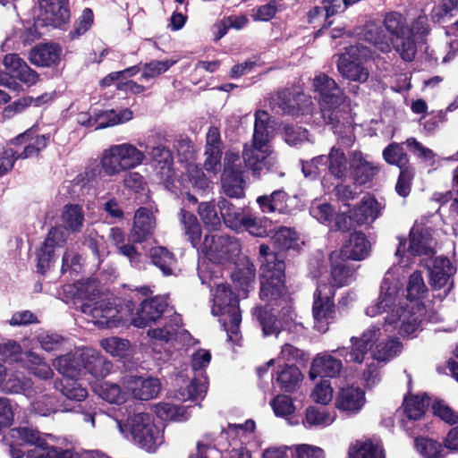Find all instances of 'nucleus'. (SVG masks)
Masks as SVG:
<instances>
[{
	"instance_id": "f257e3e1",
	"label": "nucleus",
	"mask_w": 458,
	"mask_h": 458,
	"mask_svg": "<svg viewBox=\"0 0 458 458\" xmlns=\"http://www.w3.org/2000/svg\"><path fill=\"white\" fill-rule=\"evenodd\" d=\"M397 268H390L384 276L378 297L365 310V314L375 318L383 313L386 329L399 327L402 336H414L425 319V306L419 301L427 291L420 272H413L407 286V298L399 296L398 283L394 278Z\"/></svg>"
},
{
	"instance_id": "f03ea898",
	"label": "nucleus",
	"mask_w": 458,
	"mask_h": 458,
	"mask_svg": "<svg viewBox=\"0 0 458 458\" xmlns=\"http://www.w3.org/2000/svg\"><path fill=\"white\" fill-rule=\"evenodd\" d=\"M382 26L390 42L400 57L406 62L414 59L417 44L424 39L430 31L428 16L421 13L411 23L398 11L386 12L382 16Z\"/></svg>"
},
{
	"instance_id": "7ed1b4c3",
	"label": "nucleus",
	"mask_w": 458,
	"mask_h": 458,
	"mask_svg": "<svg viewBox=\"0 0 458 458\" xmlns=\"http://www.w3.org/2000/svg\"><path fill=\"white\" fill-rule=\"evenodd\" d=\"M396 328L389 327L386 329L384 322L382 327L371 325L366 328L359 336H352L350 338L351 345L349 347H342L339 350L340 354L346 362H353L360 364L365 360L368 352L371 351L373 359L377 361L386 362L394 359L402 352V343L396 337L385 339L384 336L387 332Z\"/></svg>"
},
{
	"instance_id": "20e7f679",
	"label": "nucleus",
	"mask_w": 458,
	"mask_h": 458,
	"mask_svg": "<svg viewBox=\"0 0 458 458\" xmlns=\"http://www.w3.org/2000/svg\"><path fill=\"white\" fill-rule=\"evenodd\" d=\"M102 421L110 428H116L141 449L154 453L163 444L162 431L156 426L153 417L146 412L130 414L125 423L107 414H99Z\"/></svg>"
},
{
	"instance_id": "39448f33",
	"label": "nucleus",
	"mask_w": 458,
	"mask_h": 458,
	"mask_svg": "<svg viewBox=\"0 0 458 458\" xmlns=\"http://www.w3.org/2000/svg\"><path fill=\"white\" fill-rule=\"evenodd\" d=\"M259 254L264 258L260 267V298L266 301H276L285 293L284 287V262L279 259L278 254L269 252L266 244L259 246Z\"/></svg>"
},
{
	"instance_id": "423d86ee",
	"label": "nucleus",
	"mask_w": 458,
	"mask_h": 458,
	"mask_svg": "<svg viewBox=\"0 0 458 458\" xmlns=\"http://www.w3.org/2000/svg\"><path fill=\"white\" fill-rule=\"evenodd\" d=\"M318 95L322 118L326 123L335 127L342 116L341 107L345 103V95L337 83L325 73L316 75L312 81Z\"/></svg>"
},
{
	"instance_id": "0eeeda50",
	"label": "nucleus",
	"mask_w": 458,
	"mask_h": 458,
	"mask_svg": "<svg viewBox=\"0 0 458 458\" xmlns=\"http://www.w3.org/2000/svg\"><path fill=\"white\" fill-rule=\"evenodd\" d=\"M146 154L130 142L114 144L106 148L100 157L103 173L114 176L143 164Z\"/></svg>"
},
{
	"instance_id": "6e6552de",
	"label": "nucleus",
	"mask_w": 458,
	"mask_h": 458,
	"mask_svg": "<svg viewBox=\"0 0 458 458\" xmlns=\"http://www.w3.org/2000/svg\"><path fill=\"white\" fill-rule=\"evenodd\" d=\"M214 304L211 312L214 316H220L222 323L230 341H236L239 332L242 315L238 300L233 296L226 284H218L213 299Z\"/></svg>"
},
{
	"instance_id": "1a4fd4ad",
	"label": "nucleus",
	"mask_w": 458,
	"mask_h": 458,
	"mask_svg": "<svg viewBox=\"0 0 458 458\" xmlns=\"http://www.w3.org/2000/svg\"><path fill=\"white\" fill-rule=\"evenodd\" d=\"M371 57V51L361 44L350 46L339 56L337 69L341 75L352 81L364 83L369 76L364 62Z\"/></svg>"
},
{
	"instance_id": "9d476101",
	"label": "nucleus",
	"mask_w": 458,
	"mask_h": 458,
	"mask_svg": "<svg viewBox=\"0 0 458 458\" xmlns=\"http://www.w3.org/2000/svg\"><path fill=\"white\" fill-rule=\"evenodd\" d=\"M210 360L211 354L208 350L199 349L192 353L191 368L195 375L187 387L181 388L176 394L175 397L179 401L202 399L205 396L208 382L203 370L208 367Z\"/></svg>"
},
{
	"instance_id": "9b49d317",
	"label": "nucleus",
	"mask_w": 458,
	"mask_h": 458,
	"mask_svg": "<svg viewBox=\"0 0 458 458\" xmlns=\"http://www.w3.org/2000/svg\"><path fill=\"white\" fill-rule=\"evenodd\" d=\"M211 262L225 265L233 262L241 252L240 242L227 235H206L199 249Z\"/></svg>"
},
{
	"instance_id": "f8f14e48",
	"label": "nucleus",
	"mask_w": 458,
	"mask_h": 458,
	"mask_svg": "<svg viewBox=\"0 0 458 458\" xmlns=\"http://www.w3.org/2000/svg\"><path fill=\"white\" fill-rule=\"evenodd\" d=\"M47 141L48 138L45 135L32 136L30 131L20 134L13 140V143H25L24 149L18 155L12 148L3 150L0 157V176H3L13 168L16 159H25L38 156L39 151L47 147Z\"/></svg>"
},
{
	"instance_id": "ddd939ff",
	"label": "nucleus",
	"mask_w": 458,
	"mask_h": 458,
	"mask_svg": "<svg viewBox=\"0 0 458 458\" xmlns=\"http://www.w3.org/2000/svg\"><path fill=\"white\" fill-rule=\"evenodd\" d=\"M243 173L239 154L227 151L224 158V171L221 176L222 188L225 195L237 199L244 196Z\"/></svg>"
},
{
	"instance_id": "4468645a",
	"label": "nucleus",
	"mask_w": 458,
	"mask_h": 458,
	"mask_svg": "<svg viewBox=\"0 0 458 458\" xmlns=\"http://www.w3.org/2000/svg\"><path fill=\"white\" fill-rule=\"evenodd\" d=\"M242 158L246 167L252 175L259 178L277 164L276 157L271 146H261L254 143L245 144Z\"/></svg>"
},
{
	"instance_id": "2eb2a0df",
	"label": "nucleus",
	"mask_w": 458,
	"mask_h": 458,
	"mask_svg": "<svg viewBox=\"0 0 458 458\" xmlns=\"http://www.w3.org/2000/svg\"><path fill=\"white\" fill-rule=\"evenodd\" d=\"M333 286L319 284L314 293L312 314L315 320L314 327L321 333L328 329L330 319L335 316Z\"/></svg>"
},
{
	"instance_id": "dca6fc26",
	"label": "nucleus",
	"mask_w": 458,
	"mask_h": 458,
	"mask_svg": "<svg viewBox=\"0 0 458 458\" xmlns=\"http://www.w3.org/2000/svg\"><path fill=\"white\" fill-rule=\"evenodd\" d=\"M67 4L68 0H41L36 25L38 27H60L70 18Z\"/></svg>"
},
{
	"instance_id": "f3484780",
	"label": "nucleus",
	"mask_w": 458,
	"mask_h": 458,
	"mask_svg": "<svg viewBox=\"0 0 458 458\" xmlns=\"http://www.w3.org/2000/svg\"><path fill=\"white\" fill-rule=\"evenodd\" d=\"M81 311L89 316L90 321L100 327H117L121 324L119 311L114 305L106 301H98L92 306L90 303H84Z\"/></svg>"
},
{
	"instance_id": "a211bd4d",
	"label": "nucleus",
	"mask_w": 458,
	"mask_h": 458,
	"mask_svg": "<svg viewBox=\"0 0 458 458\" xmlns=\"http://www.w3.org/2000/svg\"><path fill=\"white\" fill-rule=\"evenodd\" d=\"M123 385L127 393L135 399L148 401L157 396L161 389L160 381L152 377L128 375L123 377Z\"/></svg>"
},
{
	"instance_id": "6ab92c4d",
	"label": "nucleus",
	"mask_w": 458,
	"mask_h": 458,
	"mask_svg": "<svg viewBox=\"0 0 458 458\" xmlns=\"http://www.w3.org/2000/svg\"><path fill=\"white\" fill-rule=\"evenodd\" d=\"M132 117L133 113L128 108L121 110L119 113L114 110H107L98 114L96 118L91 117L88 113L81 112L77 115V122L85 127H92L97 124L96 130H99L126 123Z\"/></svg>"
},
{
	"instance_id": "aec40b11",
	"label": "nucleus",
	"mask_w": 458,
	"mask_h": 458,
	"mask_svg": "<svg viewBox=\"0 0 458 458\" xmlns=\"http://www.w3.org/2000/svg\"><path fill=\"white\" fill-rule=\"evenodd\" d=\"M455 273V267L451 261L445 257H437L433 261L429 269V284L435 290L445 289L446 295L452 289L454 282L452 276Z\"/></svg>"
},
{
	"instance_id": "412c9836",
	"label": "nucleus",
	"mask_w": 458,
	"mask_h": 458,
	"mask_svg": "<svg viewBox=\"0 0 458 458\" xmlns=\"http://www.w3.org/2000/svg\"><path fill=\"white\" fill-rule=\"evenodd\" d=\"M329 352H324L318 353L312 360L310 370V377L312 380H315L318 377H336L340 375L343 369V363L341 360L336 359L332 355L334 352H338L340 356V350Z\"/></svg>"
},
{
	"instance_id": "4be33fe9",
	"label": "nucleus",
	"mask_w": 458,
	"mask_h": 458,
	"mask_svg": "<svg viewBox=\"0 0 458 458\" xmlns=\"http://www.w3.org/2000/svg\"><path fill=\"white\" fill-rule=\"evenodd\" d=\"M167 303L161 296L146 299L140 302V308L131 318V323L137 327H145L149 323L159 318L165 311Z\"/></svg>"
},
{
	"instance_id": "5701e85b",
	"label": "nucleus",
	"mask_w": 458,
	"mask_h": 458,
	"mask_svg": "<svg viewBox=\"0 0 458 458\" xmlns=\"http://www.w3.org/2000/svg\"><path fill=\"white\" fill-rule=\"evenodd\" d=\"M365 403V392L355 386L341 388L335 401V407L349 415L360 412Z\"/></svg>"
},
{
	"instance_id": "b1692460",
	"label": "nucleus",
	"mask_w": 458,
	"mask_h": 458,
	"mask_svg": "<svg viewBox=\"0 0 458 458\" xmlns=\"http://www.w3.org/2000/svg\"><path fill=\"white\" fill-rule=\"evenodd\" d=\"M311 104L310 98L303 93L293 94L288 90L279 92L276 98H272L271 105L273 108H278L284 114L296 115L300 112H304Z\"/></svg>"
},
{
	"instance_id": "393cba45",
	"label": "nucleus",
	"mask_w": 458,
	"mask_h": 458,
	"mask_svg": "<svg viewBox=\"0 0 458 458\" xmlns=\"http://www.w3.org/2000/svg\"><path fill=\"white\" fill-rule=\"evenodd\" d=\"M381 213L377 200L367 195L353 208L349 210V219L358 225L373 223Z\"/></svg>"
},
{
	"instance_id": "a878e982",
	"label": "nucleus",
	"mask_w": 458,
	"mask_h": 458,
	"mask_svg": "<svg viewBox=\"0 0 458 458\" xmlns=\"http://www.w3.org/2000/svg\"><path fill=\"white\" fill-rule=\"evenodd\" d=\"M350 168L355 184L362 185L370 182L379 172V167L368 161L361 152L353 151L350 155Z\"/></svg>"
},
{
	"instance_id": "bb28decb",
	"label": "nucleus",
	"mask_w": 458,
	"mask_h": 458,
	"mask_svg": "<svg viewBox=\"0 0 458 458\" xmlns=\"http://www.w3.org/2000/svg\"><path fill=\"white\" fill-rule=\"evenodd\" d=\"M4 65L12 78L18 79L29 86L34 85L38 81V74L16 54L6 55L4 58Z\"/></svg>"
},
{
	"instance_id": "cd10ccee",
	"label": "nucleus",
	"mask_w": 458,
	"mask_h": 458,
	"mask_svg": "<svg viewBox=\"0 0 458 458\" xmlns=\"http://www.w3.org/2000/svg\"><path fill=\"white\" fill-rule=\"evenodd\" d=\"M81 369L95 377H106L111 370L112 364L97 350L81 348Z\"/></svg>"
},
{
	"instance_id": "c85d7f7f",
	"label": "nucleus",
	"mask_w": 458,
	"mask_h": 458,
	"mask_svg": "<svg viewBox=\"0 0 458 458\" xmlns=\"http://www.w3.org/2000/svg\"><path fill=\"white\" fill-rule=\"evenodd\" d=\"M156 227V219L151 212L145 208H140L134 216L133 226L130 239L134 243H140L152 235Z\"/></svg>"
},
{
	"instance_id": "c756f323",
	"label": "nucleus",
	"mask_w": 458,
	"mask_h": 458,
	"mask_svg": "<svg viewBox=\"0 0 458 458\" xmlns=\"http://www.w3.org/2000/svg\"><path fill=\"white\" fill-rule=\"evenodd\" d=\"M435 241L432 231L421 225H415L410 232L409 251L412 255H428L433 252Z\"/></svg>"
},
{
	"instance_id": "7c9ffc66",
	"label": "nucleus",
	"mask_w": 458,
	"mask_h": 458,
	"mask_svg": "<svg viewBox=\"0 0 458 458\" xmlns=\"http://www.w3.org/2000/svg\"><path fill=\"white\" fill-rule=\"evenodd\" d=\"M360 39L372 45L377 51L388 54L392 51L390 42L381 25L375 21L366 22L359 32Z\"/></svg>"
},
{
	"instance_id": "2f4dec72",
	"label": "nucleus",
	"mask_w": 458,
	"mask_h": 458,
	"mask_svg": "<svg viewBox=\"0 0 458 458\" xmlns=\"http://www.w3.org/2000/svg\"><path fill=\"white\" fill-rule=\"evenodd\" d=\"M370 249L371 244L365 234L361 232H354L344 243L341 253L345 259L362 260L369 256Z\"/></svg>"
},
{
	"instance_id": "473e14b6",
	"label": "nucleus",
	"mask_w": 458,
	"mask_h": 458,
	"mask_svg": "<svg viewBox=\"0 0 458 458\" xmlns=\"http://www.w3.org/2000/svg\"><path fill=\"white\" fill-rule=\"evenodd\" d=\"M62 48L57 44H41L31 49L30 61L37 66H51L60 61Z\"/></svg>"
},
{
	"instance_id": "72a5a7b5",
	"label": "nucleus",
	"mask_w": 458,
	"mask_h": 458,
	"mask_svg": "<svg viewBox=\"0 0 458 458\" xmlns=\"http://www.w3.org/2000/svg\"><path fill=\"white\" fill-rule=\"evenodd\" d=\"M81 349L76 350L73 353L60 356L53 362V366L65 378H73L82 373Z\"/></svg>"
},
{
	"instance_id": "f704fd0d",
	"label": "nucleus",
	"mask_w": 458,
	"mask_h": 458,
	"mask_svg": "<svg viewBox=\"0 0 458 458\" xmlns=\"http://www.w3.org/2000/svg\"><path fill=\"white\" fill-rule=\"evenodd\" d=\"M272 125L269 114L264 110L255 113L254 133L250 143L261 146H270L272 139Z\"/></svg>"
},
{
	"instance_id": "c9c22d12",
	"label": "nucleus",
	"mask_w": 458,
	"mask_h": 458,
	"mask_svg": "<svg viewBox=\"0 0 458 458\" xmlns=\"http://www.w3.org/2000/svg\"><path fill=\"white\" fill-rule=\"evenodd\" d=\"M350 458H385L382 444L377 439L356 441L349 448Z\"/></svg>"
},
{
	"instance_id": "e433bc0d",
	"label": "nucleus",
	"mask_w": 458,
	"mask_h": 458,
	"mask_svg": "<svg viewBox=\"0 0 458 458\" xmlns=\"http://www.w3.org/2000/svg\"><path fill=\"white\" fill-rule=\"evenodd\" d=\"M2 392L32 396L36 391L32 387L30 379L24 377L20 372H13L7 373V377L4 379Z\"/></svg>"
},
{
	"instance_id": "4c0bfd02",
	"label": "nucleus",
	"mask_w": 458,
	"mask_h": 458,
	"mask_svg": "<svg viewBox=\"0 0 458 458\" xmlns=\"http://www.w3.org/2000/svg\"><path fill=\"white\" fill-rule=\"evenodd\" d=\"M148 256L154 266L158 267L164 276L174 274L176 259L174 255L166 248L157 246L149 250Z\"/></svg>"
},
{
	"instance_id": "58836bf2",
	"label": "nucleus",
	"mask_w": 458,
	"mask_h": 458,
	"mask_svg": "<svg viewBox=\"0 0 458 458\" xmlns=\"http://www.w3.org/2000/svg\"><path fill=\"white\" fill-rule=\"evenodd\" d=\"M156 167L160 170L162 178L172 177L173 156L169 148L162 144L153 146L148 152Z\"/></svg>"
},
{
	"instance_id": "ea45409f",
	"label": "nucleus",
	"mask_w": 458,
	"mask_h": 458,
	"mask_svg": "<svg viewBox=\"0 0 458 458\" xmlns=\"http://www.w3.org/2000/svg\"><path fill=\"white\" fill-rule=\"evenodd\" d=\"M302 378L301 372L293 365H284L277 370L276 382L284 392L295 391L299 388Z\"/></svg>"
},
{
	"instance_id": "a19ab883",
	"label": "nucleus",
	"mask_w": 458,
	"mask_h": 458,
	"mask_svg": "<svg viewBox=\"0 0 458 458\" xmlns=\"http://www.w3.org/2000/svg\"><path fill=\"white\" fill-rule=\"evenodd\" d=\"M61 218L64 229L75 233L81 231L85 221V214L81 206L67 204L63 208Z\"/></svg>"
},
{
	"instance_id": "79ce46f5",
	"label": "nucleus",
	"mask_w": 458,
	"mask_h": 458,
	"mask_svg": "<svg viewBox=\"0 0 458 458\" xmlns=\"http://www.w3.org/2000/svg\"><path fill=\"white\" fill-rule=\"evenodd\" d=\"M218 208L221 217H223L224 222L227 226L234 230L242 228L247 214H244L241 208H236L225 199H221L218 201Z\"/></svg>"
},
{
	"instance_id": "37998d69",
	"label": "nucleus",
	"mask_w": 458,
	"mask_h": 458,
	"mask_svg": "<svg viewBox=\"0 0 458 458\" xmlns=\"http://www.w3.org/2000/svg\"><path fill=\"white\" fill-rule=\"evenodd\" d=\"M94 392L109 403L121 404L126 401L127 391H122L120 386L111 382H102L93 386Z\"/></svg>"
},
{
	"instance_id": "c03bdc74",
	"label": "nucleus",
	"mask_w": 458,
	"mask_h": 458,
	"mask_svg": "<svg viewBox=\"0 0 458 458\" xmlns=\"http://www.w3.org/2000/svg\"><path fill=\"white\" fill-rule=\"evenodd\" d=\"M180 217L181 223L183 226L184 234L187 236V239L192 247L197 248L199 245L201 238V228L197 217L184 209L181 210Z\"/></svg>"
},
{
	"instance_id": "a18cd8bd",
	"label": "nucleus",
	"mask_w": 458,
	"mask_h": 458,
	"mask_svg": "<svg viewBox=\"0 0 458 458\" xmlns=\"http://www.w3.org/2000/svg\"><path fill=\"white\" fill-rule=\"evenodd\" d=\"M183 182L189 183L197 191H205L210 186V180L196 164L189 163L183 175Z\"/></svg>"
},
{
	"instance_id": "49530a36",
	"label": "nucleus",
	"mask_w": 458,
	"mask_h": 458,
	"mask_svg": "<svg viewBox=\"0 0 458 458\" xmlns=\"http://www.w3.org/2000/svg\"><path fill=\"white\" fill-rule=\"evenodd\" d=\"M242 228L257 237L269 236L274 232V225L268 218H258L250 215H247Z\"/></svg>"
},
{
	"instance_id": "de8ad7c7",
	"label": "nucleus",
	"mask_w": 458,
	"mask_h": 458,
	"mask_svg": "<svg viewBox=\"0 0 458 458\" xmlns=\"http://www.w3.org/2000/svg\"><path fill=\"white\" fill-rule=\"evenodd\" d=\"M415 446L423 458H445L447 454L445 445L430 438L417 437Z\"/></svg>"
},
{
	"instance_id": "09e8293b",
	"label": "nucleus",
	"mask_w": 458,
	"mask_h": 458,
	"mask_svg": "<svg viewBox=\"0 0 458 458\" xmlns=\"http://www.w3.org/2000/svg\"><path fill=\"white\" fill-rule=\"evenodd\" d=\"M328 171L336 179H345L347 174V161L344 151L333 147L327 156Z\"/></svg>"
},
{
	"instance_id": "8fccbe9b",
	"label": "nucleus",
	"mask_w": 458,
	"mask_h": 458,
	"mask_svg": "<svg viewBox=\"0 0 458 458\" xmlns=\"http://www.w3.org/2000/svg\"><path fill=\"white\" fill-rule=\"evenodd\" d=\"M428 404V398L426 394L411 395L404 399V412L408 419L416 420L423 416Z\"/></svg>"
},
{
	"instance_id": "3c124183",
	"label": "nucleus",
	"mask_w": 458,
	"mask_h": 458,
	"mask_svg": "<svg viewBox=\"0 0 458 458\" xmlns=\"http://www.w3.org/2000/svg\"><path fill=\"white\" fill-rule=\"evenodd\" d=\"M181 324V318L174 316L173 323L162 328L150 329L148 331V335L155 340L168 343L175 338L179 333H186L185 330H180Z\"/></svg>"
},
{
	"instance_id": "603ef678",
	"label": "nucleus",
	"mask_w": 458,
	"mask_h": 458,
	"mask_svg": "<svg viewBox=\"0 0 458 458\" xmlns=\"http://www.w3.org/2000/svg\"><path fill=\"white\" fill-rule=\"evenodd\" d=\"M102 348L112 356L126 357L131 354V345L126 339L109 337L100 343Z\"/></svg>"
},
{
	"instance_id": "864d4df0",
	"label": "nucleus",
	"mask_w": 458,
	"mask_h": 458,
	"mask_svg": "<svg viewBox=\"0 0 458 458\" xmlns=\"http://www.w3.org/2000/svg\"><path fill=\"white\" fill-rule=\"evenodd\" d=\"M385 161L390 165L398 166L401 170L406 168L409 162L407 154L401 144L391 143L383 151Z\"/></svg>"
},
{
	"instance_id": "5fc2aeb1",
	"label": "nucleus",
	"mask_w": 458,
	"mask_h": 458,
	"mask_svg": "<svg viewBox=\"0 0 458 458\" xmlns=\"http://www.w3.org/2000/svg\"><path fill=\"white\" fill-rule=\"evenodd\" d=\"M56 388L60 389L66 398L73 401H82L88 395L87 389L72 378H64L56 385Z\"/></svg>"
},
{
	"instance_id": "6e6d98bb",
	"label": "nucleus",
	"mask_w": 458,
	"mask_h": 458,
	"mask_svg": "<svg viewBox=\"0 0 458 458\" xmlns=\"http://www.w3.org/2000/svg\"><path fill=\"white\" fill-rule=\"evenodd\" d=\"M354 275V267L344 262H339L333 265L331 270L333 285L337 287L346 285L353 280Z\"/></svg>"
},
{
	"instance_id": "4d7b16f0",
	"label": "nucleus",
	"mask_w": 458,
	"mask_h": 458,
	"mask_svg": "<svg viewBox=\"0 0 458 458\" xmlns=\"http://www.w3.org/2000/svg\"><path fill=\"white\" fill-rule=\"evenodd\" d=\"M272 242L276 249L278 250H284L293 248L296 233L288 227H280L278 230H275L270 233Z\"/></svg>"
},
{
	"instance_id": "13d9d810",
	"label": "nucleus",
	"mask_w": 458,
	"mask_h": 458,
	"mask_svg": "<svg viewBox=\"0 0 458 458\" xmlns=\"http://www.w3.org/2000/svg\"><path fill=\"white\" fill-rule=\"evenodd\" d=\"M199 216L203 224L213 230L219 228L221 217L218 216L213 202H201L198 208Z\"/></svg>"
},
{
	"instance_id": "bf43d9fd",
	"label": "nucleus",
	"mask_w": 458,
	"mask_h": 458,
	"mask_svg": "<svg viewBox=\"0 0 458 458\" xmlns=\"http://www.w3.org/2000/svg\"><path fill=\"white\" fill-rule=\"evenodd\" d=\"M335 420V412L327 411L326 409L310 407L306 411V421L311 426H328Z\"/></svg>"
},
{
	"instance_id": "052dcab7",
	"label": "nucleus",
	"mask_w": 458,
	"mask_h": 458,
	"mask_svg": "<svg viewBox=\"0 0 458 458\" xmlns=\"http://www.w3.org/2000/svg\"><path fill=\"white\" fill-rule=\"evenodd\" d=\"M155 412L164 420H182L186 419L184 407L169 403H161L156 405Z\"/></svg>"
},
{
	"instance_id": "680f3d73",
	"label": "nucleus",
	"mask_w": 458,
	"mask_h": 458,
	"mask_svg": "<svg viewBox=\"0 0 458 458\" xmlns=\"http://www.w3.org/2000/svg\"><path fill=\"white\" fill-rule=\"evenodd\" d=\"M176 64V60L165 59L163 61L153 60L142 67L141 78L145 80L154 79Z\"/></svg>"
},
{
	"instance_id": "e2e57ef3",
	"label": "nucleus",
	"mask_w": 458,
	"mask_h": 458,
	"mask_svg": "<svg viewBox=\"0 0 458 458\" xmlns=\"http://www.w3.org/2000/svg\"><path fill=\"white\" fill-rule=\"evenodd\" d=\"M406 145L410 151L412 152L418 158L421 159L429 166H435L437 161V155L428 148L424 147L415 138H409L406 140Z\"/></svg>"
},
{
	"instance_id": "0e129e2a",
	"label": "nucleus",
	"mask_w": 458,
	"mask_h": 458,
	"mask_svg": "<svg viewBox=\"0 0 458 458\" xmlns=\"http://www.w3.org/2000/svg\"><path fill=\"white\" fill-rule=\"evenodd\" d=\"M31 411L39 416H49L58 411L55 399L50 395H41L35 399L31 404Z\"/></svg>"
},
{
	"instance_id": "69168bd1",
	"label": "nucleus",
	"mask_w": 458,
	"mask_h": 458,
	"mask_svg": "<svg viewBox=\"0 0 458 458\" xmlns=\"http://www.w3.org/2000/svg\"><path fill=\"white\" fill-rule=\"evenodd\" d=\"M11 437L15 441H21L23 444L36 445L40 443L43 438L40 433L31 428H15L10 431Z\"/></svg>"
},
{
	"instance_id": "338daca9",
	"label": "nucleus",
	"mask_w": 458,
	"mask_h": 458,
	"mask_svg": "<svg viewBox=\"0 0 458 458\" xmlns=\"http://www.w3.org/2000/svg\"><path fill=\"white\" fill-rule=\"evenodd\" d=\"M232 278L238 283L243 292H248L252 287L255 279V268L253 265H247L233 273Z\"/></svg>"
},
{
	"instance_id": "774afa93",
	"label": "nucleus",
	"mask_w": 458,
	"mask_h": 458,
	"mask_svg": "<svg viewBox=\"0 0 458 458\" xmlns=\"http://www.w3.org/2000/svg\"><path fill=\"white\" fill-rule=\"evenodd\" d=\"M284 139L288 145L296 146L308 140V131L300 126H284Z\"/></svg>"
}]
</instances>
